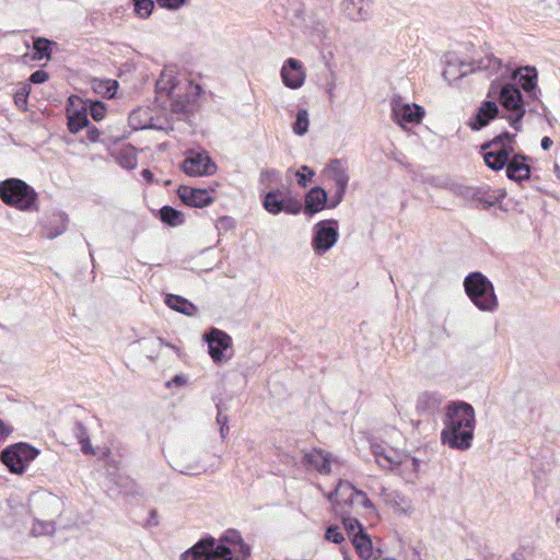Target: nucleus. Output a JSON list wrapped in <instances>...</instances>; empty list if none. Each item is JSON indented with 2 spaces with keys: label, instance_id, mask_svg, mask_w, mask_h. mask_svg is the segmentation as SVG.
I'll list each match as a JSON object with an SVG mask.
<instances>
[{
  "label": "nucleus",
  "instance_id": "1",
  "mask_svg": "<svg viewBox=\"0 0 560 560\" xmlns=\"http://www.w3.org/2000/svg\"><path fill=\"white\" fill-rule=\"evenodd\" d=\"M250 556V547L245 544L238 530L230 528L217 540L212 536H205L192 547L180 555V560H240Z\"/></svg>",
  "mask_w": 560,
  "mask_h": 560
},
{
  "label": "nucleus",
  "instance_id": "2",
  "mask_svg": "<svg viewBox=\"0 0 560 560\" xmlns=\"http://www.w3.org/2000/svg\"><path fill=\"white\" fill-rule=\"evenodd\" d=\"M443 422L441 441L444 445L460 451L471 447L476 420L470 404L462 400L451 401L445 408Z\"/></svg>",
  "mask_w": 560,
  "mask_h": 560
},
{
  "label": "nucleus",
  "instance_id": "3",
  "mask_svg": "<svg viewBox=\"0 0 560 560\" xmlns=\"http://www.w3.org/2000/svg\"><path fill=\"white\" fill-rule=\"evenodd\" d=\"M498 96L500 105L509 112L502 115L515 131L522 130V120L526 114L525 101L521 89L514 83L500 84L492 81L488 96Z\"/></svg>",
  "mask_w": 560,
  "mask_h": 560
},
{
  "label": "nucleus",
  "instance_id": "4",
  "mask_svg": "<svg viewBox=\"0 0 560 560\" xmlns=\"http://www.w3.org/2000/svg\"><path fill=\"white\" fill-rule=\"evenodd\" d=\"M463 285L466 295L479 311L493 313L498 310L499 301L493 283L482 272H469Z\"/></svg>",
  "mask_w": 560,
  "mask_h": 560
},
{
  "label": "nucleus",
  "instance_id": "5",
  "mask_svg": "<svg viewBox=\"0 0 560 560\" xmlns=\"http://www.w3.org/2000/svg\"><path fill=\"white\" fill-rule=\"evenodd\" d=\"M0 199L21 211H38V194L20 178L11 177L0 182Z\"/></svg>",
  "mask_w": 560,
  "mask_h": 560
},
{
  "label": "nucleus",
  "instance_id": "6",
  "mask_svg": "<svg viewBox=\"0 0 560 560\" xmlns=\"http://www.w3.org/2000/svg\"><path fill=\"white\" fill-rule=\"evenodd\" d=\"M515 133L503 131L481 144L480 150L486 165L492 171H501L515 154Z\"/></svg>",
  "mask_w": 560,
  "mask_h": 560
},
{
  "label": "nucleus",
  "instance_id": "7",
  "mask_svg": "<svg viewBox=\"0 0 560 560\" xmlns=\"http://www.w3.org/2000/svg\"><path fill=\"white\" fill-rule=\"evenodd\" d=\"M39 450L26 442L8 445L0 452V462L11 474L23 475L30 463L38 455Z\"/></svg>",
  "mask_w": 560,
  "mask_h": 560
},
{
  "label": "nucleus",
  "instance_id": "8",
  "mask_svg": "<svg viewBox=\"0 0 560 560\" xmlns=\"http://www.w3.org/2000/svg\"><path fill=\"white\" fill-rule=\"evenodd\" d=\"M338 221L327 219L314 225L311 244L315 254L320 256L332 248L338 242Z\"/></svg>",
  "mask_w": 560,
  "mask_h": 560
},
{
  "label": "nucleus",
  "instance_id": "9",
  "mask_svg": "<svg viewBox=\"0 0 560 560\" xmlns=\"http://www.w3.org/2000/svg\"><path fill=\"white\" fill-rule=\"evenodd\" d=\"M282 194V188H276L267 191L261 199L264 209L273 215L281 212L299 214L302 210L301 202L292 196L281 197Z\"/></svg>",
  "mask_w": 560,
  "mask_h": 560
},
{
  "label": "nucleus",
  "instance_id": "10",
  "mask_svg": "<svg viewBox=\"0 0 560 560\" xmlns=\"http://www.w3.org/2000/svg\"><path fill=\"white\" fill-rule=\"evenodd\" d=\"M390 107L394 121L402 128H405L407 124H419L424 116L422 106L404 103L400 96L392 98Z\"/></svg>",
  "mask_w": 560,
  "mask_h": 560
},
{
  "label": "nucleus",
  "instance_id": "11",
  "mask_svg": "<svg viewBox=\"0 0 560 560\" xmlns=\"http://www.w3.org/2000/svg\"><path fill=\"white\" fill-rule=\"evenodd\" d=\"M510 79L517 81L530 100L539 101L538 71L534 66H522L511 70Z\"/></svg>",
  "mask_w": 560,
  "mask_h": 560
},
{
  "label": "nucleus",
  "instance_id": "12",
  "mask_svg": "<svg viewBox=\"0 0 560 560\" xmlns=\"http://www.w3.org/2000/svg\"><path fill=\"white\" fill-rule=\"evenodd\" d=\"M205 341L208 343V352L215 363H220L225 359V351L232 347V338L223 330L211 328L203 335Z\"/></svg>",
  "mask_w": 560,
  "mask_h": 560
},
{
  "label": "nucleus",
  "instance_id": "13",
  "mask_svg": "<svg viewBox=\"0 0 560 560\" xmlns=\"http://www.w3.org/2000/svg\"><path fill=\"white\" fill-rule=\"evenodd\" d=\"M182 168L189 176H207L215 172L217 165L208 154L196 153L184 160Z\"/></svg>",
  "mask_w": 560,
  "mask_h": 560
},
{
  "label": "nucleus",
  "instance_id": "14",
  "mask_svg": "<svg viewBox=\"0 0 560 560\" xmlns=\"http://www.w3.org/2000/svg\"><path fill=\"white\" fill-rule=\"evenodd\" d=\"M500 116V109L495 101L485 100L470 118L468 126L474 131L487 127L494 118Z\"/></svg>",
  "mask_w": 560,
  "mask_h": 560
},
{
  "label": "nucleus",
  "instance_id": "15",
  "mask_svg": "<svg viewBox=\"0 0 560 560\" xmlns=\"http://www.w3.org/2000/svg\"><path fill=\"white\" fill-rule=\"evenodd\" d=\"M177 196L183 203L192 208H205L213 202L210 191L205 188L180 185L177 188Z\"/></svg>",
  "mask_w": 560,
  "mask_h": 560
},
{
  "label": "nucleus",
  "instance_id": "16",
  "mask_svg": "<svg viewBox=\"0 0 560 560\" xmlns=\"http://www.w3.org/2000/svg\"><path fill=\"white\" fill-rule=\"evenodd\" d=\"M282 82L287 88L299 89L305 81V72L300 60L288 58L281 68Z\"/></svg>",
  "mask_w": 560,
  "mask_h": 560
},
{
  "label": "nucleus",
  "instance_id": "17",
  "mask_svg": "<svg viewBox=\"0 0 560 560\" xmlns=\"http://www.w3.org/2000/svg\"><path fill=\"white\" fill-rule=\"evenodd\" d=\"M301 463L306 469L316 470L320 475H329L331 471L330 454L325 453L320 448H313L310 452H305Z\"/></svg>",
  "mask_w": 560,
  "mask_h": 560
},
{
  "label": "nucleus",
  "instance_id": "18",
  "mask_svg": "<svg viewBox=\"0 0 560 560\" xmlns=\"http://www.w3.org/2000/svg\"><path fill=\"white\" fill-rule=\"evenodd\" d=\"M529 160L530 158L523 153L513 154L508 165L504 166L508 178L517 183L529 179L530 166L527 163Z\"/></svg>",
  "mask_w": 560,
  "mask_h": 560
},
{
  "label": "nucleus",
  "instance_id": "19",
  "mask_svg": "<svg viewBox=\"0 0 560 560\" xmlns=\"http://www.w3.org/2000/svg\"><path fill=\"white\" fill-rule=\"evenodd\" d=\"M445 397L439 392H423L417 398L416 409L419 415L434 416L441 410Z\"/></svg>",
  "mask_w": 560,
  "mask_h": 560
},
{
  "label": "nucleus",
  "instance_id": "20",
  "mask_svg": "<svg viewBox=\"0 0 560 560\" xmlns=\"http://www.w3.org/2000/svg\"><path fill=\"white\" fill-rule=\"evenodd\" d=\"M325 208H327V191L320 186L312 187L305 194L304 214L313 217Z\"/></svg>",
  "mask_w": 560,
  "mask_h": 560
},
{
  "label": "nucleus",
  "instance_id": "21",
  "mask_svg": "<svg viewBox=\"0 0 560 560\" xmlns=\"http://www.w3.org/2000/svg\"><path fill=\"white\" fill-rule=\"evenodd\" d=\"M67 126L70 133H78L80 130L89 127L88 104L82 103L79 108H67Z\"/></svg>",
  "mask_w": 560,
  "mask_h": 560
},
{
  "label": "nucleus",
  "instance_id": "22",
  "mask_svg": "<svg viewBox=\"0 0 560 560\" xmlns=\"http://www.w3.org/2000/svg\"><path fill=\"white\" fill-rule=\"evenodd\" d=\"M325 172L328 177L335 183L336 187L348 188L350 176L345 163L339 159H334L326 166Z\"/></svg>",
  "mask_w": 560,
  "mask_h": 560
},
{
  "label": "nucleus",
  "instance_id": "23",
  "mask_svg": "<svg viewBox=\"0 0 560 560\" xmlns=\"http://www.w3.org/2000/svg\"><path fill=\"white\" fill-rule=\"evenodd\" d=\"M69 223L68 214L58 211L51 214L49 221L44 225L45 236L54 240L65 233Z\"/></svg>",
  "mask_w": 560,
  "mask_h": 560
},
{
  "label": "nucleus",
  "instance_id": "24",
  "mask_svg": "<svg viewBox=\"0 0 560 560\" xmlns=\"http://www.w3.org/2000/svg\"><path fill=\"white\" fill-rule=\"evenodd\" d=\"M164 302L170 308L187 316H195L198 313L194 303L177 294H166Z\"/></svg>",
  "mask_w": 560,
  "mask_h": 560
},
{
  "label": "nucleus",
  "instance_id": "25",
  "mask_svg": "<svg viewBox=\"0 0 560 560\" xmlns=\"http://www.w3.org/2000/svg\"><path fill=\"white\" fill-rule=\"evenodd\" d=\"M369 0H345L342 9L352 21L365 20L369 15Z\"/></svg>",
  "mask_w": 560,
  "mask_h": 560
},
{
  "label": "nucleus",
  "instance_id": "26",
  "mask_svg": "<svg viewBox=\"0 0 560 560\" xmlns=\"http://www.w3.org/2000/svg\"><path fill=\"white\" fill-rule=\"evenodd\" d=\"M351 542L360 558L370 559L373 557L372 540L365 528H360L351 538Z\"/></svg>",
  "mask_w": 560,
  "mask_h": 560
},
{
  "label": "nucleus",
  "instance_id": "27",
  "mask_svg": "<svg viewBox=\"0 0 560 560\" xmlns=\"http://www.w3.org/2000/svg\"><path fill=\"white\" fill-rule=\"evenodd\" d=\"M503 197L504 194L495 195V192L492 191L487 185L475 187L474 201H476L482 209H489L493 207Z\"/></svg>",
  "mask_w": 560,
  "mask_h": 560
},
{
  "label": "nucleus",
  "instance_id": "28",
  "mask_svg": "<svg viewBox=\"0 0 560 560\" xmlns=\"http://www.w3.org/2000/svg\"><path fill=\"white\" fill-rule=\"evenodd\" d=\"M57 43L46 37H35L33 39V60L51 59L52 48Z\"/></svg>",
  "mask_w": 560,
  "mask_h": 560
},
{
  "label": "nucleus",
  "instance_id": "29",
  "mask_svg": "<svg viewBox=\"0 0 560 560\" xmlns=\"http://www.w3.org/2000/svg\"><path fill=\"white\" fill-rule=\"evenodd\" d=\"M151 117L149 114L148 108H136L133 109L128 117L129 126L133 130H140V129H149L152 128V125L150 124Z\"/></svg>",
  "mask_w": 560,
  "mask_h": 560
},
{
  "label": "nucleus",
  "instance_id": "30",
  "mask_svg": "<svg viewBox=\"0 0 560 560\" xmlns=\"http://www.w3.org/2000/svg\"><path fill=\"white\" fill-rule=\"evenodd\" d=\"M159 218L164 224L173 228L185 222L184 213L171 206H163L159 211Z\"/></svg>",
  "mask_w": 560,
  "mask_h": 560
},
{
  "label": "nucleus",
  "instance_id": "31",
  "mask_svg": "<svg viewBox=\"0 0 560 560\" xmlns=\"http://www.w3.org/2000/svg\"><path fill=\"white\" fill-rule=\"evenodd\" d=\"M186 457L187 455H184L176 462L175 469L178 470L180 474L188 476H197L206 471V469L198 459L187 460Z\"/></svg>",
  "mask_w": 560,
  "mask_h": 560
},
{
  "label": "nucleus",
  "instance_id": "32",
  "mask_svg": "<svg viewBox=\"0 0 560 560\" xmlns=\"http://www.w3.org/2000/svg\"><path fill=\"white\" fill-rule=\"evenodd\" d=\"M118 82L116 80L109 79H95L92 82V88L95 93L102 95L103 97H114L118 89Z\"/></svg>",
  "mask_w": 560,
  "mask_h": 560
},
{
  "label": "nucleus",
  "instance_id": "33",
  "mask_svg": "<svg viewBox=\"0 0 560 560\" xmlns=\"http://www.w3.org/2000/svg\"><path fill=\"white\" fill-rule=\"evenodd\" d=\"M72 433L81 444V451L84 454H93V447L89 438L86 427L81 421H75L72 427Z\"/></svg>",
  "mask_w": 560,
  "mask_h": 560
},
{
  "label": "nucleus",
  "instance_id": "34",
  "mask_svg": "<svg viewBox=\"0 0 560 560\" xmlns=\"http://www.w3.org/2000/svg\"><path fill=\"white\" fill-rule=\"evenodd\" d=\"M357 491H359V489H357L350 481L339 479L334 490V494H339L346 504L352 505L354 504Z\"/></svg>",
  "mask_w": 560,
  "mask_h": 560
},
{
  "label": "nucleus",
  "instance_id": "35",
  "mask_svg": "<svg viewBox=\"0 0 560 560\" xmlns=\"http://www.w3.org/2000/svg\"><path fill=\"white\" fill-rule=\"evenodd\" d=\"M116 161L122 168H126V170L136 168L137 167V154H136L135 148L131 145H127V147L122 148L119 151V153L116 158Z\"/></svg>",
  "mask_w": 560,
  "mask_h": 560
},
{
  "label": "nucleus",
  "instance_id": "36",
  "mask_svg": "<svg viewBox=\"0 0 560 560\" xmlns=\"http://www.w3.org/2000/svg\"><path fill=\"white\" fill-rule=\"evenodd\" d=\"M476 71H489L491 74L497 73L502 68V60L494 56H486L474 61Z\"/></svg>",
  "mask_w": 560,
  "mask_h": 560
},
{
  "label": "nucleus",
  "instance_id": "37",
  "mask_svg": "<svg viewBox=\"0 0 560 560\" xmlns=\"http://www.w3.org/2000/svg\"><path fill=\"white\" fill-rule=\"evenodd\" d=\"M310 127L308 113L305 108H300L296 113L295 120L292 125V130L298 136L307 133Z\"/></svg>",
  "mask_w": 560,
  "mask_h": 560
},
{
  "label": "nucleus",
  "instance_id": "38",
  "mask_svg": "<svg viewBox=\"0 0 560 560\" xmlns=\"http://www.w3.org/2000/svg\"><path fill=\"white\" fill-rule=\"evenodd\" d=\"M133 4V11L137 16L141 19H148L155 7L154 0H131Z\"/></svg>",
  "mask_w": 560,
  "mask_h": 560
},
{
  "label": "nucleus",
  "instance_id": "39",
  "mask_svg": "<svg viewBox=\"0 0 560 560\" xmlns=\"http://www.w3.org/2000/svg\"><path fill=\"white\" fill-rule=\"evenodd\" d=\"M31 93V85L27 82H21L19 84L18 90L14 93V104L20 108L25 110L27 106V100Z\"/></svg>",
  "mask_w": 560,
  "mask_h": 560
},
{
  "label": "nucleus",
  "instance_id": "40",
  "mask_svg": "<svg viewBox=\"0 0 560 560\" xmlns=\"http://www.w3.org/2000/svg\"><path fill=\"white\" fill-rule=\"evenodd\" d=\"M376 463L380 467L393 471L402 465V459L395 452H387Z\"/></svg>",
  "mask_w": 560,
  "mask_h": 560
},
{
  "label": "nucleus",
  "instance_id": "41",
  "mask_svg": "<svg viewBox=\"0 0 560 560\" xmlns=\"http://www.w3.org/2000/svg\"><path fill=\"white\" fill-rule=\"evenodd\" d=\"M259 183L265 187H268L271 184H280L281 187H283L281 173L275 168L262 170L260 172Z\"/></svg>",
  "mask_w": 560,
  "mask_h": 560
},
{
  "label": "nucleus",
  "instance_id": "42",
  "mask_svg": "<svg viewBox=\"0 0 560 560\" xmlns=\"http://www.w3.org/2000/svg\"><path fill=\"white\" fill-rule=\"evenodd\" d=\"M88 104V116L91 117L95 121H101L106 115V105L102 101H91Z\"/></svg>",
  "mask_w": 560,
  "mask_h": 560
},
{
  "label": "nucleus",
  "instance_id": "43",
  "mask_svg": "<svg viewBox=\"0 0 560 560\" xmlns=\"http://www.w3.org/2000/svg\"><path fill=\"white\" fill-rule=\"evenodd\" d=\"M475 187L476 186H466V185H462V184H453L451 186V190H452V192L455 196L460 197V198H463L466 201H474V198H475Z\"/></svg>",
  "mask_w": 560,
  "mask_h": 560
},
{
  "label": "nucleus",
  "instance_id": "44",
  "mask_svg": "<svg viewBox=\"0 0 560 560\" xmlns=\"http://www.w3.org/2000/svg\"><path fill=\"white\" fill-rule=\"evenodd\" d=\"M341 522L350 539L360 530V528H364L358 518L350 515H343L341 517Z\"/></svg>",
  "mask_w": 560,
  "mask_h": 560
},
{
  "label": "nucleus",
  "instance_id": "45",
  "mask_svg": "<svg viewBox=\"0 0 560 560\" xmlns=\"http://www.w3.org/2000/svg\"><path fill=\"white\" fill-rule=\"evenodd\" d=\"M295 178L300 187L306 188L308 183L312 180V178L315 175V172L307 165H302L296 172H295Z\"/></svg>",
  "mask_w": 560,
  "mask_h": 560
},
{
  "label": "nucleus",
  "instance_id": "46",
  "mask_svg": "<svg viewBox=\"0 0 560 560\" xmlns=\"http://www.w3.org/2000/svg\"><path fill=\"white\" fill-rule=\"evenodd\" d=\"M442 74H443L444 79L448 82H452V81H455V80H458L462 78V75H458V67L455 61V57H453L452 59H447L446 67L443 70Z\"/></svg>",
  "mask_w": 560,
  "mask_h": 560
},
{
  "label": "nucleus",
  "instance_id": "47",
  "mask_svg": "<svg viewBox=\"0 0 560 560\" xmlns=\"http://www.w3.org/2000/svg\"><path fill=\"white\" fill-rule=\"evenodd\" d=\"M171 108L176 114H187L190 112V103L187 96H178L172 101Z\"/></svg>",
  "mask_w": 560,
  "mask_h": 560
},
{
  "label": "nucleus",
  "instance_id": "48",
  "mask_svg": "<svg viewBox=\"0 0 560 560\" xmlns=\"http://www.w3.org/2000/svg\"><path fill=\"white\" fill-rule=\"evenodd\" d=\"M325 538L337 545H340L345 540L343 534L337 525H329L326 528Z\"/></svg>",
  "mask_w": 560,
  "mask_h": 560
},
{
  "label": "nucleus",
  "instance_id": "49",
  "mask_svg": "<svg viewBox=\"0 0 560 560\" xmlns=\"http://www.w3.org/2000/svg\"><path fill=\"white\" fill-rule=\"evenodd\" d=\"M354 504H358L366 510H371L373 513L375 512L374 504L362 490L355 492Z\"/></svg>",
  "mask_w": 560,
  "mask_h": 560
},
{
  "label": "nucleus",
  "instance_id": "50",
  "mask_svg": "<svg viewBox=\"0 0 560 560\" xmlns=\"http://www.w3.org/2000/svg\"><path fill=\"white\" fill-rule=\"evenodd\" d=\"M347 188L336 187L335 194L332 195L330 201L327 200V208L335 209L336 207H338L343 200Z\"/></svg>",
  "mask_w": 560,
  "mask_h": 560
},
{
  "label": "nucleus",
  "instance_id": "51",
  "mask_svg": "<svg viewBox=\"0 0 560 560\" xmlns=\"http://www.w3.org/2000/svg\"><path fill=\"white\" fill-rule=\"evenodd\" d=\"M48 79H49L48 72L39 69V70L34 71L31 74L27 83H30V85L31 84H42V83H45L46 81H48Z\"/></svg>",
  "mask_w": 560,
  "mask_h": 560
},
{
  "label": "nucleus",
  "instance_id": "52",
  "mask_svg": "<svg viewBox=\"0 0 560 560\" xmlns=\"http://www.w3.org/2000/svg\"><path fill=\"white\" fill-rule=\"evenodd\" d=\"M155 1L161 8L172 10V11L180 9L187 2V0H155Z\"/></svg>",
  "mask_w": 560,
  "mask_h": 560
},
{
  "label": "nucleus",
  "instance_id": "53",
  "mask_svg": "<svg viewBox=\"0 0 560 560\" xmlns=\"http://www.w3.org/2000/svg\"><path fill=\"white\" fill-rule=\"evenodd\" d=\"M455 61L458 67V75H462V78L467 75L468 73L476 71L474 62H465L459 60L457 57H455Z\"/></svg>",
  "mask_w": 560,
  "mask_h": 560
},
{
  "label": "nucleus",
  "instance_id": "54",
  "mask_svg": "<svg viewBox=\"0 0 560 560\" xmlns=\"http://www.w3.org/2000/svg\"><path fill=\"white\" fill-rule=\"evenodd\" d=\"M88 130H86V137L89 139L90 142H96L100 138V130L93 126V125H89V127H86Z\"/></svg>",
  "mask_w": 560,
  "mask_h": 560
},
{
  "label": "nucleus",
  "instance_id": "55",
  "mask_svg": "<svg viewBox=\"0 0 560 560\" xmlns=\"http://www.w3.org/2000/svg\"><path fill=\"white\" fill-rule=\"evenodd\" d=\"M402 465H406V466H408V467L410 466L411 470H412L413 472H417V471H418V469H419V466H420V462H419V459H418V458H416V457H409V458H408V457H406V459H405V460H402Z\"/></svg>",
  "mask_w": 560,
  "mask_h": 560
},
{
  "label": "nucleus",
  "instance_id": "56",
  "mask_svg": "<svg viewBox=\"0 0 560 560\" xmlns=\"http://www.w3.org/2000/svg\"><path fill=\"white\" fill-rule=\"evenodd\" d=\"M13 429L0 419V436L5 438L12 433Z\"/></svg>",
  "mask_w": 560,
  "mask_h": 560
},
{
  "label": "nucleus",
  "instance_id": "57",
  "mask_svg": "<svg viewBox=\"0 0 560 560\" xmlns=\"http://www.w3.org/2000/svg\"><path fill=\"white\" fill-rule=\"evenodd\" d=\"M372 453L375 457V460L377 462L383 455H385L387 452L382 445H373L372 446Z\"/></svg>",
  "mask_w": 560,
  "mask_h": 560
},
{
  "label": "nucleus",
  "instance_id": "58",
  "mask_svg": "<svg viewBox=\"0 0 560 560\" xmlns=\"http://www.w3.org/2000/svg\"><path fill=\"white\" fill-rule=\"evenodd\" d=\"M218 408V416H217V422L220 427H225L228 425V422H229V417L225 416V415H222V410L220 408V406L218 405L217 406Z\"/></svg>",
  "mask_w": 560,
  "mask_h": 560
},
{
  "label": "nucleus",
  "instance_id": "59",
  "mask_svg": "<svg viewBox=\"0 0 560 560\" xmlns=\"http://www.w3.org/2000/svg\"><path fill=\"white\" fill-rule=\"evenodd\" d=\"M148 525L149 526H158L159 525V521H158V512L156 510L152 509L150 511V514H149V520H148Z\"/></svg>",
  "mask_w": 560,
  "mask_h": 560
},
{
  "label": "nucleus",
  "instance_id": "60",
  "mask_svg": "<svg viewBox=\"0 0 560 560\" xmlns=\"http://www.w3.org/2000/svg\"><path fill=\"white\" fill-rule=\"evenodd\" d=\"M141 176L148 182L153 183L154 180V174L149 168H143L141 171Z\"/></svg>",
  "mask_w": 560,
  "mask_h": 560
},
{
  "label": "nucleus",
  "instance_id": "61",
  "mask_svg": "<svg viewBox=\"0 0 560 560\" xmlns=\"http://www.w3.org/2000/svg\"><path fill=\"white\" fill-rule=\"evenodd\" d=\"M552 144H553V141L549 137H544L540 141L541 149L545 151L549 150Z\"/></svg>",
  "mask_w": 560,
  "mask_h": 560
},
{
  "label": "nucleus",
  "instance_id": "62",
  "mask_svg": "<svg viewBox=\"0 0 560 560\" xmlns=\"http://www.w3.org/2000/svg\"><path fill=\"white\" fill-rule=\"evenodd\" d=\"M186 383V378L184 375H175L172 381H171V384H174L176 386H180V385H184Z\"/></svg>",
  "mask_w": 560,
  "mask_h": 560
},
{
  "label": "nucleus",
  "instance_id": "63",
  "mask_svg": "<svg viewBox=\"0 0 560 560\" xmlns=\"http://www.w3.org/2000/svg\"><path fill=\"white\" fill-rule=\"evenodd\" d=\"M220 223L224 226V228H230V226H233V220L229 217H222L220 219Z\"/></svg>",
  "mask_w": 560,
  "mask_h": 560
},
{
  "label": "nucleus",
  "instance_id": "64",
  "mask_svg": "<svg viewBox=\"0 0 560 560\" xmlns=\"http://www.w3.org/2000/svg\"><path fill=\"white\" fill-rule=\"evenodd\" d=\"M340 497L339 494H334V491H331L328 495H327V499L329 502H331L332 504L337 503V498Z\"/></svg>",
  "mask_w": 560,
  "mask_h": 560
}]
</instances>
